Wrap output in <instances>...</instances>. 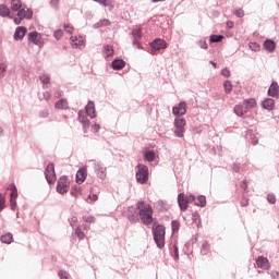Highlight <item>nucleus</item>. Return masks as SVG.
Here are the masks:
<instances>
[{
  "mask_svg": "<svg viewBox=\"0 0 279 279\" xmlns=\"http://www.w3.org/2000/svg\"><path fill=\"white\" fill-rule=\"evenodd\" d=\"M233 112H234V114H236V117H243L244 114H246L247 108H245V106H243V105H236L233 108Z\"/></svg>",
  "mask_w": 279,
  "mask_h": 279,
  "instance_id": "22",
  "label": "nucleus"
},
{
  "mask_svg": "<svg viewBox=\"0 0 279 279\" xmlns=\"http://www.w3.org/2000/svg\"><path fill=\"white\" fill-rule=\"evenodd\" d=\"M5 209V196L0 193V213H2Z\"/></svg>",
  "mask_w": 279,
  "mask_h": 279,
  "instance_id": "47",
  "label": "nucleus"
},
{
  "mask_svg": "<svg viewBox=\"0 0 279 279\" xmlns=\"http://www.w3.org/2000/svg\"><path fill=\"white\" fill-rule=\"evenodd\" d=\"M39 80L43 84V88L47 89L51 86V76L49 74H40Z\"/></svg>",
  "mask_w": 279,
  "mask_h": 279,
  "instance_id": "16",
  "label": "nucleus"
},
{
  "mask_svg": "<svg viewBox=\"0 0 279 279\" xmlns=\"http://www.w3.org/2000/svg\"><path fill=\"white\" fill-rule=\"evenodd\" d=\"M54 108L57 110H66L69 108V102L66 99L61 98L59 101L56 102Z\"/></svg>",
  "mask_w": 279,
  "mask_h": 279,
  "instance_id": "25",
  "label": "nucleus"
},
{
  "mask_svg": "<svg viewBox=\"0 0 279 279\" xmlns=\"http://www.w3.org/2000/svg\"><path fill=\"white\" fill-rule=\"evenodd\" d=\"M5 73H8V64L0 63V80H3V77H5Z\"/></svg>",
  "mask_w": 279,
  "mask_h": 279,
  "instance_id": "37",
  "label": "nucleus"
},
{
  "mask_svg": "<svg viewBox=\"0 0 279 279\" xmlns=\"http://www.w3.org/2000/svg\"><path fill=\"white\" fill-rule=\"evenodd\" d=\"M71 195H72V197H75V198H77V196L82 195V186H80V185L72 186Z\"/></svg>",
  "mask_w": 279,
  "mask_h": 279,
  "instance_id": "32",
  "label": "nucleus"
},
{
  "mask_svg": "<svg viewBox=\"0 0 279 279\" xmlns=\"http://www.w3.org/2000/svg\"><path fill=\"white\" fill-rule=\"evenodd\" d=\"M232 27H234V22L228 21L227 22V29H232Z\"/></svg>",
  "mask_w": 279,
  "mask_h": 279,
  "instance_id": "64",
  "label": "nucleus"
},
{
  "mask_svg": "<svg viewBox=\"0 0 279 279\" xmlns=\"http://www.w3.org/2000/svg\"><path fill=\"white\" fill-rule=\"evenodd\" d=\"M39 117L40 119H47V117H49V110L44 109L39 112Z\"/></svg>",
  "mask_w": 279,
  "mask_h": 279,
  "instance_id": "54",
  "label": "nucleus"
},
{
  "mask_svg": "<svg viewBox=\"0 0 279 279\" xmlns=\"http://www.w3.org/2000/svg\"><path fill=\"white\" fill-rule=\"evenodd\" d=\"M128 219H129L130 223H138V216H136L134 214H129Z\"/></svg>",
  "mask_w": 279,
  "mask_h": 279,
  "instance_id": "44",
  "label": "nucleus"
},
{
  "mask_svg": "<svg viewBox=\"0 0 279 279\" xmlns=\"http://www.w3.org/2000/svg\"><path fill=\"white\" fill-rule=\"evenodd\" d=\"M197 45L201 47V49H208V44H206V40H199L197 41Z\"/></svg>",
  "mask_w": 279,
  "mask_h": 279,
  "instance_id": "56",
  "label": "nucleus"
},
{
  "mask_svg": "<svg viewBox=\"0 0 279 279\" xmlns=\"http://www.w3.org/2000/svg\"><path fill=\"white\" fill-rule=\"evenodd\" d=\"M17 16L23 21V19H32L34 16V11L31 9H20L17 11Z\"/></svg>",
  "mask_w": 279,
  "mask_h": 279,
  "instance_id": "15",
  "label": "nucleus"
},
{
  "mask_svg": "<svg viewBox=\"0 0 279 279\" xmlns=\"http://www.w3.org/2000/svg\"><path fill=\"white\" fill-rule=\"evenodd\" d=\"M70 40H71V46L73 47V49H84V46H85V44H84V37H82V36H72L71 38H70Z\"/></svg>",
  "mask_w": 279,
  "mask_h": 279,
  "instance_id": "12",
  "label": "nucleus"
},
{
  "mask_svg": "<svg viewBox=\"0 0 279 279\" xmlns=\"http://www.w3.org/2000/svg\"><path fill=\"white\" fill-rule=\"evenodd\" d=\"M78 121L82 123L83 128H90V121L84 116L83 111H78Z\"/></svg>",
  "mask_w": 279,
  "mask_h": 279,
  "instance_id": "24",
  "label": "nucleus"
},
{
  "mask_svg": "<svg viewBox=\"0 0 279 279\" xmlns=\"http://www.w3.org/2000/svg\"><path fill=\"white\" fill-rule=\"evenodd\" d=\"M267 202H268V204H275L276 203V195L268 194L267 195Z\"/></svg>",
  "mask_w": 279,
  "mask_h": 279,
  "instance_id": "53",
  "label": "nucleus"
},
{
  "mask_svg": "<svg viewBox=\"0 0 279 279\" xmlns=\"http://www.w3.org/2000/svg\"><path fill=\"white\" fill-rule=\"evenodd\" d=\"M99 130H101V126H100L99 124H94V125L92 126V132L97 133V132H99Z\"/></svg>",
  "mask_w": 279,
  "mask_h": 279,
  "instance_id": "62",
  "label": "nucleus"
},
{
  "mask_svg": "<svg viewBox=\"0 0 279 279\" xmlns=\"http://www.w3.org/2000/svg\"><path fill=\"white\" fill-rule=\"evenodd\" d=\"M11 210H16V199L10 198Z\"/></svg>",
  "mask_w": 279,
  "mask_h": 279,
  "instance_id": "57",
  "label": "nucleus"
},
{
  "mask_svg": "<svg viewBox=\"0 0 279 279\" xmlns=\"http://www.w3.org/2000/svg\"><path fill=\"white\" fill-rule=\"evenodd\" d=\"M111 66L114 71H121L125 66V61L123 59H114L111 62Z\"/></svg>",
  "mask_w": 279,
  "mask_h": 279,
  "instance_id": "19",
  "label": "nucleus"
},
{
  "mask_svg": "<svg viewBox=\"0 0 279 279\" xmlns=\"http://www.w3.org/2000/svg\"><path fill=\"white\" fill-rule=\"evenodd\" d=\"M133 47H136L137 49H145L141 43H138L137 39H133Z\"/></svg>",
  "mask_w": 279,
  "mask_h": 279,
  "instance_id": "58",
  "label": "nucleus"
},
{
  "mask_svg": "<svg viewBox=\"0 0 279 279\" xmlns=\"http://www.w3.org/2000/svg\"><path fill=\"white\" fill-rule=\"evenodd\" d=\"M58 276L60 279H71V274H69L66 270H59Z\"/></svg>",
  "mask_w": 279,
  "mask_h": 279,
  "instance_id": "40",
  "label": "nucleus"
},
{
  "mask_svg": "<svg viewBox=\"0 0 279 279\" xmlns=\"http://www.w3.org/2000/svg\"><path fill=\"white\" fill-rule=\"evenodd\" d=\"M96 3H99L100 5H104L105 8H107L108 5V0H94Z\"/></svg>",
  "mask_w": 279,
  "mask_h": 279,
  "instance_id": "61",
  "label": "nucleus"
},
{
  "mask_svg": "<svg viewBox=\"0 0 279 279\" xmlns=\"http://www.w3.org/2000/svg\"><path fill=\"white\" fill-rule=\"evenodd\" d=\"M233 14L238 16V19H243L245 16V11H243V9H235Z\"/></svg>",
  "mask_w": 279,
  "mask_h": 279,
  "instance_id": "45",
  "label": "nucleus"
},
{
  "mask_svg": "<svg viewBox=\"0 0 279 279\" xmlns=\"http://www.w3.org/2000/svg\"><path fill=\"white\" fill-rule=\"evenodd\" d=\"M221 75H222L223 77H230V75H231L230 69H228V68L222 69V70H221Z\"/></svg>",
  "mask_w": 279,
  "mask_h": 279,
  "instance_id": "55",
  "label": "nucleus"
},
{
  "mask_svg": "<svg viewBox=\"0 0 279 279\" xmlns=\"http://www.w3.org/2000/svg\"><path fill=\"white\" fill-rule=\"evenodd\" d=\"M71 181H69V178L66 175L60 177L57 182V193L65 195V193H69Z\"/></svg>",
  "mask_w": 279,
  "mask_h": 279,
  "instance_id": "7",
  "label": "nucleus"
},
{
  "mask_svg": "<svg viewBox=\"0 0 279 279\" xmlns=\"http://www.w3.org/2000/svg\"><path fill=\"white\" fill-rule=\"evenodd\" d=\"M93 169L98 180H106L108 178V168L101 161H94Z\"/></svg>",
  "mask_w": 279,
  "mask_h": 279,
  "instance_id": "4",
  "label": "nucleus"
},
{
  "mask_svg": "<svg viewBox=\"0 0 279 279\" xmlns=\"http://www.w3.org/2000/svg\"><path fill=\"white\" fill-rule=\"evenodd\" d=\"M208 252H210V245H208L207 241H203L202 242V250H201V254L203 256H206L208 254Z\"/></svg>",
  "mask_w": 279,
  "mask_h": 279,
  "instance_id": "35",
  "label": "nucleus"
},
{
  "mask_svg": "<svg viewBox=\"0 0 279 279\" xmlns=\"http://www.w3.org/2000/svg\"><path fill=\"white\" fill-rule=\"evenodd\" d=\"M1 243H7V245H10L12 241H14V238L12 233H7L0 238Z\"/></svg>",
  "mask_w": 279,
  "mask_h": 279,
  "instance_id": "30",
  "label": "nucleus"
},
{
  "mask_svg": "<svg viewBox=\"0 0 279 279\" xmlns=\"http://www.w3.org/2000/svg\"><path fill=\"white\" fill-rule=\"evenodd\" d=\"M165 234H166V229H165V226L162 225H157L153 229L154 241L159 250H162V247H165Z\"/></svg>",
  "mask_w": 279,
  "mask_h": 279,
  "instance_id": "2",
  "label": "nucleus"
},
{
  "mask_svg": "<svg viewBox=\"0 0 279 279\" xmlns=\"http://www.w3.org/2000/svg\"><path fill=\"white\" fill-rule=\"evenodd\" d=\"M162 49H167V41L156 38L150 43L148 52L151 53V56H158V51Z\"/></svg>",
  "mask_w": 279,
  "mask_h": 279,
  "instance_id": "6",
  "label": "nucleus"
},
{
  "mask_svg": "<svg viewBox=\"0 0 279 279\" xmlns=\"http://www.w3.org/2000/svg\"><path fill=\"white\" fill-rule=\"evenodd\" d=\"M108 25H110V20L104 19L94 24V29H99V27H108Z\"/></svg>",
  "mask_w": 279,
  "mask_h": 279,
  "instance_id": "29",
  "label": "nucleus"
},
{
  "mask_svg": "<svg viewBox=\"0 0 279 279\" xmlns=\"http://www.w3.org/2000/svg\"><path fill=\"white\" fill-rule=\"evenodd\" d=\"M46 180L48 184H56V166L53 163H49L45 171Z\"/></svg>",
  "mask_w": 279,
  "mask_h": 279,
  "instance_id": "10",
  "label": "nucleus"
},
{
  "mask_svg": "<svg viewBox=\"0 0 279 279\" xmlns=\"http://www.w3.org/2000/svg\"><path fill=\"white\" fill-rule=\"evenodd\" d=\"M262 106L265 110H274V106H276V100H274L272 98L265 99L262 102Z\"/></svg>",
  "mask_w": 279,
  "mask_h": 279,
  "instance_id": "23",
  "label": "nucleus"
},
{
  "mask_svg": "<svg viewBox=\"0 0 279 279\" xmlns=\"http://www.w3.org/2000/svg\"><path fill=\"white\" fill-rule=\"evenodd\" d=\"M144 158L147 162H154V160H156V153H154V150H148L144 154Z\"/></svg>",
  "mask_w": 279,
  "mask_h": 279,
  "instance_id": "31",
  "label": "nucleus"
},
{
  "mask_svg": "<svg viewBox=\"0 0 279 279\" xmlns=\"http://www.w3.org/2000/svg\"><path fill=\"white\" fill-rule=\"evenodd\" d=\"M75 235L80 241L84 240V236H85L84 231H82L80 227L75 229Z\"/></svg>",
  "mask_w": 279,
  "mask_h": 279,
  "instance_id": "43",
  "label": "nucleus"
},
{
  "mask_svg": "<svg viewBox=\"0 0 279 279\" xmlns=\"http://www.w3.org/2000/svg\"><path fill=\"white\" fill-rule=\"evenodd\" d=\"M10 191H11L10 199H16V197H19V190L16 189V185H11Z\"/></svg>",
  "mask_w": 279,
  "mask_h": 279,
  "instance_id": "39",
  "label": "nucleus"
},
{
  "mask_svg": "<svg viewBox=\"0 0 279 279\" xmlns=\"http://www.w3.org/2000/svg\"><path fill=\"white\" fill-rule=\"evenodd\" d=\"M223 36L222 35H211L209 37L210 43H221Z\"/></svg>",
  "mask_w": 279,
  "mask_h": 279,
  "instance_id": "41",
  "label": "nucleus"
},
{
  "mask_svg": "<svg viewBox=\"0 0 279 279\" xmlns=\"http://www.w3.org/2000/svg\"><path fill=\"white\" fill-rule=\"evenodd\" d=\"M264 48L269 53H274V51H276V43L271 39H267L264 41Z\"/></svg>",
  "mask_w": 279,
  "mask_h": 279,
  "instance_id": "21",
  "label": "nucleus"
},
{
  "mask_svg": "<svg viewBox=\"0 0 279 279\" xmlns=\"http://www.w3.org/2000/svg\"><path fill=\"white\" fill-rule=\"evenodd\" d=\"M256 265L259 267V269H269V260L267 257L259 256L256 259Z\"/></svg>",
  "mask_w": 279,
  "mask_h": 279,
  "instance_id": "17",
  "label": "nucleus"
},
{
  "mask_svg": "<svg viewBox=\"0 0 279 279\" xmlns=\"http://www.w3.org/2000/svg\"><path fill=\"white\" fill-rule=\"evenodd\" d=\"M105 53L107 58H110V56H113L114 49H112V46L110 45L105 46Z\"/></svg>",
  "mask_w": 279,
  "mask_h": 279,
  "instance_id": "42",
  "label": "nucleus"
},
{
  "mask_svg": "<svg viewBox=\"0 0 279 279\" xmlns=\"http://www.w3.org/2000/svg\"><path fill=\"white\" fill-rule=\"evenodd\" d=\"M75 28H73V26L71 24H65L64 25V32H66V34H73Z\"/></svg>",
  "mask_w": 279,
  "mask_h": 279,
  "instance_id": "52",
  "label": "nucleus"
},
{
  "mask_svg": "<svg viewBox=\"0 0 279 279\" xmlns=\"http://www.w3.org/2000/svg\"><path fill=\"white\" fill-rule=\"evenodd\" d=\"M223 88H225V93H227V95H230V93H232V82L225 81Z\"/></svg>",
  "mask_w": 279,
  "mask_h": 279,
  "instance_id": "38",
  "label": "nucleus"
},
{
  "mask_svg": "<svg viewBox=\"0 0 279 279\" xmlns=\"http://www.w3.org/2000/svg\"><path fill=\"white\" fill-rule=\"evenodd\" d=\"M23 7V3H21V0H13L11 1V10L13 12H19L20 8Z\"/></svg>",
  "mask_w": 279,
  "mask_h": 279,
  "instance_id": "34",
  "label": "nucleus"
},
{
  "mask_svg": "<svg viewBox=\"0 0 279 279\" xmlns=\"http://www.w3.org/2000/svg\"><path fill=\"white\" fill-rule=\"evenodd\" d=\"M268 95L270 97H278L279 95V86L276 82H272L268 88Z\"/></svg>",
  "mask_w": 279,
  "mask_h": 279,
  "instance_id": "20",
  "label": "nucleus"
},
{
  "mask_svg": "<svg viewBox=\"0 0 279 279\" xmlns=\"http://www.w3.org/2000/svg\"><path fill=\"white\" fill-rule=\"evenodd\" d=\"M27 34V28L25 26H19L14 33V40H23Z\"/></svg>",
  "mask_w": 279,
  "mask_h": 279,
  "instance_id": "13",
  "label": "nucleus"
},
{
  "mask_svg": "<svg viewBox=\"0 0 279 279\" xmlns=\"http://www.w3.org/2000/svg\"><path fill=\"white\" fill-rule=\"evenodd\" d=\"M59 3H60V0H50L51 8H54V9L58 8Z\"/></svg>",
  "mask_w": 279,
  "mask_h": 279,
  "instance_id": "60",
  "label": "nucleus"
},
{
  "mask_svg": "<svg viewBox=\"0 0 279 279\" xmlns=\"http://www.w3.org/2000/svg\"><path fill=\"white\" fill-rule=\"evenodd\" d=\"M135 178L138 184H147L149 180V168L143 163H138Z\"/></svg>",
  "mask_w": 279,
  "mask_h": 279,
  "instance_id": "3",
  "label": "nucleus"
},
{
  "mask_svg": "<svg viewBox=\"0 0 279 279\" xmlns=\"http://www.w3.org/2000/svg\"><path fill=\"white\" fill-rule=\"evenodd\" d=\"M53 36H54L56 40H60L62 38V36H64V32H62V29H58L53 33Z\"/></svg>",
  "mask_w": 279,
  "mask_h": 279,
  "instance_id": "50",
  "label": "nucleus"
},
{
  "mask_svg": "<svg viewBox=\"0 0 279 279\" xmlns=\"http://www.w3.org/2000/svg\"><path fill=\"white\" fill-rule=\"evenodd\" d=\"M132 36L133 38L136 40V38L141 39L143 38V31L141 29V27L136 26L133 31H132Z\"/></svg>",
  "mask_w": 279,
  "mask_h": 279,
  "instance_id": "36",
  "label": "nucleus"
},
{
  "mask_svg": "<svg viewBox=\"0 0 279 279\" xmlns=\"http://www.w3.org/2000/svg\"><path fill=\"white\" fill-rule=\"evenodd\" d=\"M243 104H244V108H246V111H248L250 109L255 108L256 99L254 98L245 99Z\"/></svg>",
  "mask_w": 279,
  "mask_h": 279,
  "instance_id": "27",
  "label": "nucleus"
},
{
  "mask_svg": "<svg viewBox=\"0 0 279 279\" xmlns=\"http://www.w3.org/2000/svg\"><path fill=\"white\" fill-rule=\"evenodd\" d=\"M173 258L174 260H180V251L178 248V245H173Z\"/></svg>",
  "mask_w": 279,
  "mask_h": 279,
  "instance_id": "49",
  "label": "nucleus"
},
{
  "mask_svg": "<svg viewBox=\"0 0 279 279\" xmlns=\"http://www.w3.org/2000/svg\"><path fill=\"white\" fill-rule=\"evenodd\" d=\"M192 202H195V195L190 194L189 196H185L184 193L178 195L180 210H186L189 208V204Z\"/></svg>",
  "mask_w": 279,
  "mask_h": 279,
  "instance_id": "8",
  "label": "nucleus"
},
{
  "mask_svg": "<svg viewBox=\"0 0 279 279\" xmlns=\"http://www.w3.org/2000/svg\"><path fill=\"white\" fill-rule=\"evenodd\" d=\"M83 221H86V223H95V218L93 216H83Z\"/></svg>",
  "mask_w": 279,
  "mask_h": 279,
  "instance_id": "51",
  "label": "nucleus"
},
{
  "mask_svg": "<svg viewBox=\"0 0 279 279\" xmlns=\"http://www.w3.org/2000/svg\"><path fill=\"white\" fill-rule=\"evenodd\" d=\"M85 111H86L87 117H89L90 119H95V117H97V113L95 111V102H93L90 100L86 105Z\"/></svg>",
  "mask_w": 279,
  "mask_h": 279,
  "instance_id": "14",
  "label": "nucleus"
},
{
  "mask_svg": "<svg viewBox=\"0 0 279 279\" xmlns=\"http://www.w3.org/2000/svg\"><path fill=\"white\" fill-rule=\"evenodd\" d=\"M44 99H46V101H49L51 99V93L44 92Z\"/></svg>",
  "mask_w": 279,
  "mask_h": 279,
  "instance_id": "63",
  "label": "nucleus"
},
{
  "mask_svg": "<svg viewBox=\"0 0 279 279\" xmlns=\"http://www.w3.org/2000/svg\"><path fill=\"white\" fill-rule=\"evenodd\" d=\"M88 199H90V202H97L99 197L97 196V194H89Z\"/></svg>",
  "mask_w": 279,
  "mask_h": 279,
  "instance_id": "59",
  "label": "nucleus"
},
{
  "mask_svg": "<svg viewBox=\"0 0 279 279\" xmlns=\"http://www.w3.org/2000/svg\"><path fill=\"white\" fill-rule=\"evenodd\" d=\"M195 206H199L201 208H204L206 206V196L204 195L197 196L195 201Z\"/></svg>",
  "mask_w": 279,
  "mask_h": 279,
  "instance_id": "33",
  "label": "nucleus"
},
{
  "mask_svg": "<svg viewBox=\"0 0 279 279\" xmlns=\"http://www.w3.org/2000/svg\"><path fill=\"white\" fill-rule=\"evenodd\" d=\"M172 114H174V117H183V114H186V102L181 101L177 107H173Z\"/></svg>",
  "mask_w": 279,
  "mask_h": 279,
  "instance_id": "11",
  "label": "nucleus"
},
{
  "mask_svg": "<svg viewBox=\"0 0 279 279\" xmlns=\"http://www.w3.org/2000/svg\"><path fill=\"white\" fill-rule=\"evenodd\" d=\"M136 210H138V217L144 226H151L154 222V209L151 205L141 201L136 203Z\"/></svg>",
  "mask_w": 279,
  "mask_h": 279,
  "instance_id": "1",
  "label": "nucleus"
},
{
  "mask_svg": "<svg viewBox=\"0 0 279 279\" xmlns=\"http://www.w3.org/2000/svg\"><path fill=\"white\" fill-rule=\"evenodd\" d=\"M0 16H2L3 19H5L7 16H9L10 19H14V16L10 15V8H8V5L5 4H0Z\"/></svg>",
  "mask_w": 279,
  "mask_h": 279,
  "instance_id": "26",
  "label": "nucleus"
},
{
  "mask_svg": "<svg viewBox=\"0 0 279 279\" xmlns=\"http://www.w3.org/2000/svg\"><path fill=\"white\" fill-rule=\"evenodd\" d=\"M28 44L35 45L36 47H39V49H43L45 47V39H43V35L36 31H33L27 34Z\"/></svg>",
  "mask_w": 279,
  "mask_h": 279,
  "instance_id": "5",
  "label": "nucleus"
},
{
  "mask_svg": "<svg viewBox=\"0 0 279 279\" xmlns=\"http://www.w3.org/2000/svg\"><path fill=\"white\" fill-rule=\"evenodd\" d=\"M246 138H250L252 145H258V136L252 131L246 132Z\"/></svg>",
  "mask_w": 279,
  "mask_h": 279,
  "instance_id": "28",
  "label": "nucleus"
},
{
  "mask_svg": "<svg viewBox=\"0 0 279 279\" xmlns=\"http://www.w3.org/2000/svg\"><path fill=\"white\" fill-rule=\"evenodd\" d=\"M171 228H172V232H178V230H180V222L178 220H172Z\"/></svg>",
  "mask_w": 279,
  "mask_h": 279,
  "instance_id": "46",
  "label": "nucleus"
},
{
  "mask_svg": "<svg viewBox=\"0 0 279 279\" xmlns=\"http://www.w3.org/2000/svg\"><path fill=\"white\" fill-rule=\"evenodd\" d=\"M85 180H86V169L81 168L76 172V183L84 184Z\"/></svg>",
  "mask_w": 279,
  "mask_h": 279,
  "instance_id": "18",
  "label": "nucleus"
},
{
  "mask_svg": "<svg viewBox=\"0 0 279 279\" xmlns=\"http://www.w3.org/2000/svg\"><path fill=\"white\" fill-rule=\"evenodd\" d=\"M186 125V120L184 118H175L174 119V134L178 138H182L184 136V128Z\"/></svg>",
  "mask_w": 279,
  "mask_h": 279,
  "instance_id": "9",
  "label": "nucleus"
},
{
  "mask_svg": "<svg viewBox=\"0 0 279 279\" xmlns=\"http://www.w3.org/2000/svg\"><path fill=\"white\" fill-rule=\"evenodd\" d=\"M248 47L252 51H260V45H258L257 43H250Z\"/></svg>",
  "mask_w": 279,
  "mask_h": 279,
  "instance_id": "48",
  "label": "nucleus"
}]
</instances>
